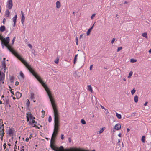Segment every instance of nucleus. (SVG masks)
Masks as SVG:
<instances>
[{
    "mask_svg": "<svg viewBox=\"0 0 151 151\" xmlns=\"http://www.w3.org/2000/svg\"><path fill=\"white\" fill-rule=\"evenodd\" d=\"M5 151H9V150L8 149H6L5 150Z\"/></svg>",
    "mask_w": 151,
    "mask_h": 151,
    "instance_id": "nucleus-64",
    "label": "nucleus"
},
{
    "mask_svg": "<svg viewBox=\"0 0 151 151\" xmlns=\"http://www.w3.org/2000/svg\"><path fill=\"white\" fill-rule=\"evenodd\" d=\"M20 77H18V78L19 79H23L24 78V75L22 72L20 71Z\"/></svg>",
    "mask_w": 151,
    "mask_h": 151,
    "instance_id": "nucleus-11",
    "label": "nucleus"
},
{
    "mask_svg": "<svg viewBox=\"0 0 151 151\" xmlns=\"http://www.w3.org/2000/svg\"><path fill=\"white\" fill-rule=\"evenodd\" d=\"M4 130H0V136L3 137L4 134Z\"/></svg>",
    "mask_w": 151,
    "mask_h": 151,
    "instance_id": "nucleus-22",
    "label": "nucleus"
},
{
    "mask_svg": "<svg viewBox=\"0 0 151 151\" xmlns=\"http://www.w3.org/2000/svg\"><path fill=\"white\" fill-rule=\"evenodd\" d=\"M68 141L70 143L71 141V139L70 138H68Z\"/></svg>",
    "mask_w": 151,
    "mask_h": 151,
    "instance_id": "nucleus-48",
    "label": "nucleus"
},
{
    "mask_svg": "<svg viewBox=\"0 0 151 151\" xmlns=\"http://www.w3.org/2000/svg\"><path fill=\"white\" fill-rule=\"evenodd\" d=\"M95 15H96V14H95V13H94L93 14H92V16H91V19H93V17H95Z\"/></svg>",
    "mask_w": 151,
    "mask_h": 151,
    "instance_id": "nucleus-40",
    "label": "nucleus"
},
{
    "mask_svg": "<svg viewBox=\"0 0 151 151\" xmlns=\"http://www.w3.org/2000/svg\"><path fill=\"white\" fill-rule=\"evenodd\" d=\"M31 98L32 99H34V94L32 93H31Z\"/></svg>",
    "mask_w": 151,
    "mask_h": 151,
    "instance_id": "nucleus-31",
    "label": "nucleus"
},
{
    "mask_svg": "<svg viewBox=\"0 0 151 151\" xmlns=\"http://www.w3.org/2000/svg\"><path fill=\"white\" fill-rule=\"evenodd\" d=\"M0 125H1V123H0ZM4 124H2V125L1 126H0V130H4Z\"/></svg>",
    "mask_w": 151,
    "mask_h": 151,
    "instance_id": "nucleus-25",
    "label": "nucleus"
},
{
    "mask_svg": "<svg viewBox=\"0 0 151 151\" xmlns=\"http://www.w3.org/2000/svg\"><path fill=\"white\" fill-rule=\"evenodd\" d=\"M94 26L93 24L87 31L86 32V35L87 36L89 35L90 34V32L93 29Z\"/></svg>",
    "mask_w": 151,
    "mask_h": 151,
    "instance_id": "nucleus-8",
    "label": "nucleus"
},
{
    "mask_svg": "<svg viewBox=\"0 0 151 151\" xmlns=\"http://www.w3.org/2000/svg\"><path fill=\"white\" fill-rule=\"evenodd\" d=\"M0 39L1 41V44L3 47L5 46L9 50V37H7L6 38H4L3 37L0 35Z\"/></svg>",
    "mask_w": 151,
    "mask_h": 151,
    "instance_id": "nucleus-2",
    "label": "nucleus"
},
{
    "mask_svg": "<svg viewBox=\"0 0 151 151\" xmlns=\"http://www.w3.org/2000/svg\"><path fill=\"white\" fill-rule=\"evenodd\" d=\"M136 113H133L132 114V116H135V114H136Z\"/></svg>",
    "mask_w": 151,
    "mask_h": 151,
    "instance_id": "nucleus-60",
    "label": "nucleus"
},
{
    "mask_svg": "<svg viewBox=\"0 0 151 151\" xmlns=\"http://www.w3.org/2000/svg\"><path fill=\"white\" fill-rule=\"evenodd\" d=\"M121 124L118 123L115 125L114 128L117 130H118L121 129Z\"/></svg>",
    "mask_w": 151,
    "mask_h": 151,
    "instance_id": "nucleus-6",
    "label": "nucleus"
},
{
    "mask_svg": "<svg viewBox=\"0 0 151 151\" xmlns=\"http://www.w3.org/2000/svg\"><path fill=\"white\" fill-rule=\"evenodd\" d=\"M14 132V130L13 129H10L7 132V133L10 136H12Z\"/></svg>",
    "mask_w": 151,
    "mask_h": 151,
    "instance_id": "nucleus-7",
    "label": "nucleus"
},
{
    "mask_svg": "<svg viewBox=\"0 0 151 151\" xmlns=\"http://www.w3.org/2000/svg\"><path fill=\"white\" fill-rule=\"evenodd\" d=\"M115 39V38H114L112 39V40L111 41V43H113L114 42Z\"/></svg>",
    "mask_w": 151,
    "mask_h": 151,
    "instance_id": "nucleus-45",
    "label": "nucleus"
},
{
    "mask_svg": "<svg viewBox=\"0 0 151 151\" xmlns=\"http://www.w3.org/2000/svg\"><path fill=\"white\" fill-rule=\"evenodd\" d=\"M64 135H63V134H61V139L62 140H63L64 139Z\"/></svg>",
    "mask_w": 151,
    "mask_h": 151,
    "instance_id": "nucleus-43",
    "label": "nucleus"
},
{
    "mask_svg": "<svg viewBox=\"0 0 151 151\" xmlns=\"http://www.w3.org/2000/svg\"><path fill=\"white\" fill-rule=\"evenodd\" d=\"M88 91L92 93L93 91L91 85H89L88 86Z\"/></svg>",
    "mask_w": 151,
    "mask_h": 151,
    "instance_id": "nucleus-21",
    "label": "nucleus"
},
{
    "mask_svg": "<svg viewBox=\"0 0 151 151\" xmlns=\"http://www.w3.org/2000/svg\"><path fill=\"white\" fill-rule=\"evenodd\" d=\"M104 129H103V128H102L99 131V133L100 134L102 133L103 131H104Z\"/></svg>",
    "mask_w": 151,
    "mask_h": 151,
    "instance_id": "nucleus-37",
    "label": "nucleus"
},
{
    "mask_svg": "<svg viewBox=\"0 0 151 151\" xmlns=\"http://www.w3.org/2000/svg\"><path fill=\"white\" fill-rule=\"evenodd\" d=\"M116 115L117 118L119 119H121L122 118L121 115L118 113L117 112L116 113Z\"/></svg>",
    "mask_w": 151,
    "mask_h": 151,
    "instance_id": "nucleus-20",
    "label": "nucleus"
},
{
    "mask_svg": "<svg viewBox=\"0 0 151 151\" xmlns=\"http://www.w3.org/2000/svg\"><path fill=\"white\" fill-rule=\"evenodd\" d=\"M32 137V134H30V136L29 137V138L30 139H31Z\"/></svg>",
    "mask_w": 151,
    "mask_h": 151,
    "instance_id": "nucleus-56",
    "label": "nucleus"
},
{
    "mask_svg": "<svg viewBox=\"0 0 151 151\" xmlns=\"http://www.w3.org/2000/svg\"><path fill=\"white\" fill-rule=\"evenodd\" d=\"M5 59H6V58H3L4 61H3V63H2V65H3V64L4 63V61L5 62Z\"/></svg>",
    "mask_w": 151,
    "mask_h": 151,
    "instance_id": "nucleus-58",
    "label": "nucleus"
},
{
    "mask_svg": "<svg viewBox=\"0 0 151 151\" xmlns=\"http://www.w3.org/2000/svg\"><path fill=\"white\" fill-rule=\"evenodd\" d=\"M15 37H14L13 40H12V44H14V41H15Z\"/></svg>",
    "mask_w": 151,
    "mask_h": 151,
    "instance_id": "nucleus-44",
    "label": "nucleus"
},
{
    "mask_svg": "<svg viewBox=\"0 0 151 151\" xmlns=\"http://www.w3.org/2000/svg\"><path fill=\"white\" fill-rule=\"evenodd\" d=\"M92 67H93L92 65H90V68H89L90 70H92Z\"/></svg>",
    "mask_w": 151,
    "mask_h": 151,
    "instance_id": "nucleus-46",
    "label": "nucleus"
},
{
    "mask_svg": "<svg viewBox=\"0 0 151 151\" xmlns=\"http://www.w3.org/2000/svg\"><path fill=\"white\" fill-rule=\"evenodd\" d=\"M13 21L14 22L13 27H14L15 26V24L16 22V19H12Z\"/></svg>",
    "mask_w": 151,
    "mask_h": 151,
    "instance_id": "nucleus-35",
    "label": "nucleus"
},
{
    "mask_svg": "<svg viewBox=\"0 0 151 151\" xmlns=\"http://www.w3.org/2000/svg\"><path fill=\"white\" fill-rule=\"evenodd\" d=\"M78 55L76 54L75 55V56L74 58V60H73V63L74 64H75L77 61V57H78Z\"/></svg>",
    "mask_w": 151,
    "mask_h": 151,
    "instance_id": "nucleus-17",
    "label": "nucleus"
},
{
    "mask_svg": "<svg viewBox=\"0 0 151 151\" xmlns=\"http://www.w3.org/2000/svg\"><path fill=\"white\" fill-rule=\"evenodd\" d=\"M118 136H119V137H121V136H122V134L121 133H119L118 135Z\"/></svg>",
    "mask_w": 151,
    "mask_h": 151,
    "instance_id": "nucleus-55",
    "label": "nucleus"
},
{
    "mask_svg": "<svg viewBox=\"0 0 151 151\" xmlns=\"http://www.w3.org/2000/svg\"><path fill=\"white\" fill-rule=\"evenodd\" d=\"M59 117H58V111H57V133L58 132V130L59 129Z\"/></svg>",
    "mask_w": 151,
    "mask_h": 151,
    "instance_id": "nucleus-12",
    "label": "nucleus"
},
{
    "mask_svg": "<svg viewBox=\"0 0 151 151\" xmlns=\"http://www.w3.org/2000/svg\"><path fill=\"white\" fill-rule=\"evenodd\" d=\"M60 1H57V8H59L60 7Z\"/></svg>",
    "mask_w": 151,
    "mask_h": 151,
    "instance_id": "nucleus-28",
    "label": "nucleus"
},
{
    "mask_svg": "<svg viewBox=\"0 0 151 151\" xmlns=\"http://www.w3.org/2000/svg\"><path fill=\"white\" fill-rule=\"evenodd\" d=\"M76 45H78V37H76Z\"/></svg>",
    "mask_w": 151,
    "mask_h": 151,
    "instance_id": "nucleus-38",
    "label": "nucleus"
},
{
    "mask_svg": "<svg viewBox=\"0 0 151 151\" xmlns=\"http://www.w3.org/2000/svg\"><path fill=\"white\" fill-rule=\"evenodd\" d=\"M19 84V82L18 81H16L15 82V85L16 86H17Z\"/></svg>",
    "mask_w": 151,
    "mask_h": 151,
    "instance_id": "nucleus-49",
    "label": "nucleus"
},
{
    "mask_svg": "<svg viewBox=\"0 0 151 151\" xmlns=\"http://www.w3.org/2000/svg\"><path fill=\"white\" fill-rule=\"evenodd\" d=\"M6 19L5 18H4L3 19V22L4 24V22H6Z\"/></svg>",
    "mask_w": 151,
    "mask_h": 151,
    "instance_id": "nucleus-52",
    "label": "nucleus"
},
{
    "mask_svg": "<svg viewBox=\"0 0 151 151\" xmlns=\"http://www.w3.org/2000/svg\"><path fill=\"white\" fill-rule=\"evenodd\" d=\"M141 141L143 143H145V136H143L141 138Z\"/></svg>",
    "mask_w": 151,
    "mask_h": 151,
    "instance_id": "nucleus-27",
    "label": "nucleus"
},
{
    "mask_svg": "<svg viewBox=\"0 0 151 151\" xmlns=\"http://www.w3.org/2000/svg\"><path fill=\"white\" fill-rule=\"evenodd\" d=\"M5 102L7 105L9 104V100L8 99H6Z\"/></svg>",
    "mask_w": 151,
    "mask_h": 151,
    "instance_id": "nucleus-34",
    "label": "nucleus"
},
{
    "mask_svg": "<svg viewBox=\"0 0 151 151\" xmlns=\"http://www.w3.org/2000/svg\"><path fill=\"white\" fill-rule=\"evenodd\" d=\"M28 46L30 48H32V45L29 44H28Z\"/></svg>",
    "mask_w": 151,
    "mask_h": 151,
    "instance_id": "nucleus-53",
    "label": "nucleus"
},
{
    "mask_svg": "<svg viewBox=\"0 0 151 151\" xmlns=\"http://www.w3.org/2000/svg\"><path fill=\"white\" fill-rule=\"evenodd\" d=\"M127 132H129L130 131V129L128 128H127Z\"/></svg>",
    "mask_w": 151,
    "mask_h": 151,
    "instance_id": "nucleus-59",
    "label": "nucleus"
},
{
    "mask_svg": "<svg viewBox=\"0 0 151 151\" xmlns=\"http://www.w3.org/2000/svg\"><path fill=\"white\" fill-rule=\"evenodd\" d=\"M7 7L9 9H11L13 6V4L12 0H8Z\"/></svg>",
    "mask_w": 151,
    "mask_h": 151,
    "instance_id": "nucleus-5",
    "label": "nucleus"
},
{
    "mask_svg": "<svg viewBox=\"0 0 151 151\" xmlns=\"http://www.w3.org/2000/svg\"><path fill=\"white\" fill-rule=\"evenodd\" d=\"M14 18H15L16 19H17V13H15V16H14Z\"/></svg>",
    "mask_w": 151,
    "mask_h": 151,
    "instance_id": "nucleus-50",
    "label": "nucleus"
},
{
    "mask_svg": "<svg viewBox=\"0 0 151 151\" xmlns=\"http://www.w3.org/2000/svg\"><path fill=\"white\" fill-rule=\"evenodd\" d=\"M149 53H151V49H150L149 51Z\"/></svg>",
    "mask_w": 151,
    "mask_h": 151,
    "instance_id": "nucleus-63",
    "label": "nucleus"
},
{
    "mask_svg": "<svg viewBox=\"0 0 151 151\" xmlns=\"http://www.w3.org/2000/svg\"><path fill=\"white\" fill-rule=\"evenodd\" d=\"M81 122L83 124H86L85 121L83 119H81Z\"/></svg>",
    "mask_w": 151,
    "mask_h": 151,
    "instance_id": "nucleus-26",
    "label": "nucleus"
},
{
    "mask_svg": "<svg viewBox=\"0 0 151 151\" xmlns=\"http://www.w3.org/2000/svg\"><path fill=\"white\" fill-rule=\"evenodd\" d=\"M42 115L41 117L42 118H43L44 117V115H45V112L44 110H42Z\"/></svg>",
    "mask_w": 151,
    "mask_h": 151,
    "instance_id": "nucleus-33",
    "label": "nucleus"
},
{
    "mask_svg": "<svg viewBox=\"0 0 151 151\" xmlns=\"http://www.w3.org/2000/svg\"><path fill=\"white\" fill-rule=\"evenodd\" d=\"M137 61V60L134 59H130V62L132 63H135Z\"/></svg>",
    "mask_w": 151,
    "mask_h": 151,
    "instance_id": "nucleus-30",
    "label": "nucleus"
},
{
    "mask_svg": "<svg viewBox=\"0 0 151 151\" xmlns=\"http://www.w3.org/2000/svg\"><path fill=\"white\" fill-rule=\"evenodd\" d=\"M6 143H4V145H3V147H4V149H5L6 148Z\"/></svg>",
    "mask_w": 151,
    "mask_h": 151,
    "instance_id": "nucleus-47",
    "label": "nucleus"
},
{
    "mask_svg": "<svg viewBox=\"0 0 151 151\" xmlns=\"http://www.w3.org/2000/svg\"><path fill=\"white\" fill-rule=\"evenodd\" d=\"M9 78L10 80V81L11 83H13L14 82V78L13 76H9Z\"/></svg>",
    "mask_w": 151,
    "mask_h": 151,
    "instance_id": "nucleus-16",
    "label": "nucleus"
},
{
    "mask_svg": "<svg viewBox=\"0 0 151 151\" xmlns=\"http://www.w3.org/2000/svg\"><path fill=\"white\" fill-rule=\"evenodd\" d=\"M122 49V47H118L117 48V52H118L120 50H121Z\"/></svg>",
    "mask_w": 151,
    "mask_h": 151,
    "instance_id": "nucleus-36",
    "label": "nucleus"
},
{
    "mask_svg": "<svg viewBox=\"0 0 151 151\" xmlns=\"http://www.w3.org/2000/svg\"><path fill=\"white\" fill-rule=\"evenodd\" d=\"M10 15V12L8 10H6L5 12V16L6 17H8Z\"/></svg>",
    "mask_w": 151,
    "mask_h": 151,
    "instance_id": "nucleus-10",
    "label": "nucleus"
},
{
    "mask_svg": "<svg viewBox=\"0 0 151 151\" xmlns=\"http://www.w3.org/2000/svg\"><path fill=\"white\" fill-rule=\"evenodd\" d=\"M25 19V17L24 14H22L21 17V22L22 24H23Z\"/></svg>",
    "mask_w": 151,
    "mask_h": 151,
    "instance_id": "nucleus-14",
    "label": "nucleus"
},
{
    "mask_svg": "<svg viewBox=\"0 0 151 151\" xmlns=\"http://www.w3.org/2000/svg\"><path fill=\"white\" fill-rule=\"evenodd\" d=\"M134 102L135 103L137 102L138 101V96H137V95H136L134 97Z\"/></svg>",
    "mask_w": 151,
    "mask_h": 151,
    "instance_id": "nucleus-19",
    "label": "nucleus"
},
{
    "mask_svg": "<svg viewBox=\"0 0 151 151\" xmlns=\"http://www.w3.org/2000/svg\"><path fill=\"white\" fill-rule=\"evenodd\" d=\"M32 122L31 121L29 122V124H32L35 123V124H36L37 123V122H35L34 119H32Z\"/></svg>",
    "mask_w": 151,
    "mask_h": 151,
    "instance_id": "nucleus-23",
    "label": "nucleus"
},
{
    "mask_svg": "<svg viewBox=\"0 0 151 151\" xmlns=\"http://www.w3.org/2000/svg\"><path fill=\"white\" fill-rule=\"evenodd\" d=\"M5 30V27L4 26H1L0 27V31L2 32L4 31Z\"/></svg>",
    "mask_w": 151,
    "mask_h": 151,
    "instance_id": "nucleus-15",
    "label": "nucleus"
},
{
    "mask_svg": "<svg viewBox=\"0 0 151 151\" xmlns=\"http://www.w3.org/2000/svg\"><path fill=\"white\" fill-rule=\"evenodd\" d=\"M136 90L135 89V88H134L131 91V93L132 95H133L135 93V92Z\"/></svg>",
    "mask_w": 151,
    "mask_h": 151,
    "instance_id": "nucleus-29",
    "label": "nucleus"
},
{
    "mask_svg": "<svg viewBox=\"0 0 151 151\" xmlns=\"http://www.w3.org/2000/svg\"><path fill=\"white\" fill-rule=\"evenodd\" d=\"M15 95L16 96V98L17 99H19L21 97L22 94L19 92H17L16 93Z\"/></svg>",
    "mask_w": 151,
    "mask_h": 151,
    "instance_id": "nucleus-9",
    "label": "nucleus"
},
{
    "mask_svg": "<svg viewBox=\"0 0 151 151\" xmlns=\"http://www.w3.org/2000/svg\"><path fill=\"white\" fill-rule=\"evenodd\" d=\"M26 118L27 119V121L28 122L29 121V119H32L33 116L32 114L30 112H27L26 114Z\"/></svg>",
    "mask_w": 151,
    "mask_h": 151,
    "instance_id": "nucleus-4",
    "label": "nucleus"
},
{
    "mask_svg": "<svg viewBox=\"0 0 151 151\" xmlns=\"http://www.w3.org/2000/svg\"><path fill=\"white\" fill-rule=\"evenodd\" d=\"M2 66L4 68V70L3 71L5 73L6 72V67L5 65V62L4 61V63L3 65H2Z\"/></svg>",
    "mask_w": 151,
    "mask_h": 151,
    "instance_id": "nucleus-18",
    "label": "nucleus"
},
{
    "mask_svg": "<svg viewBox=\"0 0 151 151\" xmlns=\"http://www.w3.org/2000/svg\"><path fill=\"white\" fill-rule=\"evenodd\" d=\"M120 142V139L118 140V142L117 143V144L119 145H120V144L119 143Z\"/></svg>",
    "mask_w": 151,
    "mask_h": 151,
    "instance_id": "nucleus-54",
    "label": "nucleus"
},
{
    "mask_svg": "<svg viewBox=\"0 0 151 151\" xmlns=\"http://www.w3.org/2000/svg\"><path fill=\"white\" fill-rule=\"evenodd\" d=\"M57 151H90L88 150H86L81 148L76 147H71L69 148H64L62 146L58 147H57Z\"/></svg>",
    "mask_w": 151,
    "mask_h": 151,
    "instance_id": "nucleus-1",
    "label": "nucleus"
},
{
    "mask_svg": "<svg viewBox=\"0 0 151 151\" xmlns=\"http://www.w3.org/2000/svg\"><path fill=\"white\" fill-rule=\"evenodd\" d=\"M142 35L143 37L146 38H147V34L146 32H145L144 33H142Z\"/></svg>",
    "mask_w": 151,
    "mask_h": 151,
    "instance_id": "nucleus-24",
    "label": "nucleus"
},
{
    "mask_svg": "<svg viewBox=\"0 0 151 151\" xmlns=\"http://www.w3.org/2000/svg\"><path fill=\"white\" fill-rule=\"evenodd\" d=\"M5 78V74L2 72L0 71V84L4 83V80Z\"/></svg>",
    "mask_w": 151,
    "mask_h": 151,
    "instance_id": "nucleus-3",
    "label": "nucleus"
},
{
    "mask_svg": "<svg viewBox=\"0 0 151 151\" xmlns=\"http://www.w3.org/2000/svg\"><path fill=\"white\" fill-rule=\"evenodd\" d=\"M79 73L77 71H76L74 74H73V75L74 76V77H79L80 76L79 75Z\"/></svg>",
    "mask_w": 151,
    "mask_h": 151,
    "instance_id": "nucleus-13",
    "label": "nucleus"
},
{
    "mask_svg": "<svg viewBox=\"0 0 151 151\" xmlns=\"http://www.w3.org/2000/svg\"><path fill=\"white\" fill-rule=\"evenodd\" d=\"M29 140V139L28 138H27L26 139L25 141L27 142H28Z\"/></svg>",
    "mask_w": 151,
    "mask_h": 151,
    "instance_id": "nucleus-51",
    "label": "nucleus"
},
{
    "mask_svg": "<svg viewBox=\"0 0 151 151\" xmlns=\"http://www.w3.org/2000/svg\"><path fill=\"white\" fill-rule=\"evenodd\" d=\"M52 119L51 116H50L48 118V121L49 122H50L52 121Z\"/></svg>",
    "mask_w": 151,
    "mask_h": 151,
    "instance_id": "nucleus-39",
    "label": "nucleus"
},
{
    "mask_svg": "<svg viewBox=\"0 0 151 151\" xmlns=\"http://www.w3.org/2000/svg\"><path fill=\"white\" fill-rule=\"evenodd\" d=\"M147 103H148V102H145V103L144 104V105L145 106H146V105H147Z\"/></svg>",
    "mask_w": 151,
    "mask_h": 151,
    "instance_id": "nucleus-57",
    "label": "nucleus"
},
{
    "mask_svg": "<svg viewBox=\"0 0 151 151\" xmlns=\"http://www.w3.org/2000/svg\"><path fill=\"white\" fill-rule=\"evenodd\" d=\"M132 73H132V72L130 71L129 73V76H128V78H130L131 76L132 75Z\"/></svg>",
    "mask_w": 151,
    "mask_h": 151,
    "instance_id": "nucleus-32",
    "label": "nucleus"
},
{
    "mask_svg": "<svg viewBox=\"0 0 151 151\" xmlns=\"http://www.w3.org/2000/svg\"><path fill=\"white\" fill-rule=\"evenodd\" d=\"M101 107L102 109H104V107L103 106H102L101 105Z\"/></svg>",
    "mask_w": 151,
    "mask_h": 151,
    "instance_id": "nucleus-62",
    "label": "nucleus"
},
{
    "mask_svg": "<svg viewBox=\"0 0 151 151\" xmlns=\"http://www.w3.org/2000/svg\"><path fill=\"white\" fill-rule=\"evenodd\" d=\"M27 100H28V101H27V102L26 103V105H27V106H29V105L30 102L28 99H27Z\"/></svg>",
    "mask_w": 151,
    "mask_h": 151,
    "instance_id": "nucleus-42",
    "label": "nucleus"
},
{
    "mask_svg": "<svg viewBox=\"0 0 151 151\" xmlns=\"http://www.w3.org/2000/svg\"><path fill=\"white\" fill-rule=\"evenodd\" d=\"M9 88H10V92H11V93L12 94H13V95H14V92H13V91H12V89L10 87H9Z\"/></svg>",
    "mask_w": 151,
    "mask_h": 151,
    "instance_id": "nucleus-41",
    "label": "nucleus"
},
{
    "mask_svg": "<svg viewBox=\"0 0 151 151\" xmlns=\"http://www.w3.org/2000/svg\"><path fill=\"white\" fill-rule=\"evenodd\" d=\"M128 3V2H127V1H125L124 3V4H127Z\"/></svg>",
    "mask_w": 151,
    "mask_h": 151,
    "instance_id": "nucleus-61",
    "label": "nucleus"
}]
</instances>
